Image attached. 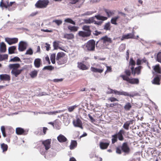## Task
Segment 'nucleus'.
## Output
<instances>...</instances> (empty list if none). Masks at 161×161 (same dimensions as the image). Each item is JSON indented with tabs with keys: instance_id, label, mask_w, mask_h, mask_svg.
I'll use <instances>...</instances> for the list:
<instances>
[{
	"instance_id": "f257e3e1",
	"label": "nucleus",
	"mask_w": 161,
	"mask_h": 161,
	"mask_svg": "<svg viewBox=\"0 0 161 161\" xmlns=\"http://www.w3.org/2000/svg\"><path fill=\"white\" fill-rule=\"evenodd\" d=\"M82 29L84 31H80L78 33V35L83 37H88L91 34V31L90 29V26L88 25H84Z\"/></svg>"
},
{
	"instance_id": "f03ea898",
	"label": "nucleus",
	"mask_w": 161,
	"mask_h": 161,
	"mask_svg": "<svg viewBox=\"0 0 161 161\" xmlns=\"http://www.w3.org/2000/svg\"><path fill=\"white\" fill-rule=\"evenodd\" d=\"M65 55V53L63 52H59L57 53L56 60L58 64L62 65L67 63L68 58Z\"/></svg>"
},
{
	"instance_id": "7ed1b4c3",
	"label": "nucleus",
	"mask_w": 161,
	"mask_h": 161,
	"mask_svg": "<svg viewBox=\"0 0 161 161\" xmlns=\"http://www.w3.org/2000/svg\"><path fill=\"white\" fill-rule=\"evenodd\" d=\"M49 3L48 0H39L36 3L35 6L37 8H45L47 7Z\"/></svg>"
},
{
	"instance_id": "20e7f679",
	"label": "nucleus",
	"mask_w": 161,
	"mask_h": 161,
	"mask_svg": "<svg viewBox=\"0 0 161 161\" xmlns=\"http://www.w3.org/2000/svg\"><path fill=\"white\" fill-rule=\"evenodd\" d=\"M114 93L118 95H122L125 96H129L130 97H133L135 96L138 95V93H137L134 92L132 93V94H130L128 92H124L123 91H119L116 90H114Z\"/></svg>"
},
{
	"instance_id": "39448f33",
	"label": "nucleus",
	"mask_w": 161,
	"mask_h": 161,
	"mask_svg": "<svg viewBox=\"0 0 161 161\" xmlns=\"http://www.w3.org/2000/svg\"><path fill=\"white\" fill-rule=\"evenodd\" d=\"M95 41L93 39L87 42L86 44V47L89 51H94L95 49Z\"/></svg>"
},
{
	"instance_id": "423d86ee",
	"label": "nucleus",
	"mask_w": 161,
	"mask_h": 161,
	"mask_svg": "<svg viewBox=\"0 0 161 161\" xmlns=\"http://www.w3.org/2000/svg\"><path fill=\"white\" fill-rule=\"evenodd\" d=\"M134 34V31L133 30L132 33H129L126 35H123L121 39V41H122L125 39H135L136 38V37Z\"/></svg>"
},
{
	"instance_id": "0eeeda50",
	"label": "nucleus",
	"mask_w": 161,
	"mask_h": 161,
	"mask_svg": "<svg viewBox=\"0 0 161 161\" xmlns=\"http://www.w3.org/2000/svg\"><path fill=\"white\" fill-rule=\"evenodd\" d=\"M42 143L45 147L46 151L48 150L51 148V140L48 139L45 141H42Z\"/></svg>"
},
{
	"instance_id": "6e6552de",
	"label": "nucleus",
	"mask_w": 161,
	"mask_h": 161,
	"mask_svg": "<svg viewBox=\"0 0 161 161\" xmlns=\"http://www.w3.org/2000/svg\"><path fill=\"white\" fill-rule=\"evenodd\" d=\"M124 79V80L128 82L129 83L131 84H139V81L137 78H126Z\"/></svg>"
},
{
	"instance_id": "1a4fd4ad",
	"label": "nucleus",
	"mask_w": 161,
	"mask_h": 161,
	"mask_svg": "<svg viewBox=\"0 0 161 161\" xmlns=\"http://www.w3.org/2000/svg\"><path fill=\"white\" fill-rule=\"evenodd\" d=\"M5 41L9 45L16 43L18 41V39L17 38H9L7 37L5 38Z\"/></svg>"
},
{
	"instance_id": "9d476101",
	"label": "nucleus",
	"mask_w": 161,
	"mask_h": 161,
	"mask_svg": "<svg viewBox=\"0 0 161 161\" xmlns=\"http://www.w3.org/2000/svg\"><path fill=\"white\" fill-rule=\"evenodd\" d=\"M27 45L26 42L22 41L20 42L19 44V50L20 51H24L26 49Z\"/></svg>"
},
{
	"instance_id": "9b49d317",
	"label": "nucleus",
	"mask_w": 161,
	"mask_h": 161,
	"mask_svg": "<svg viewBox=\"0 0 161 161\" xmlns=\"http://www.w3.org/2000/svg\"><path fill=\"white\" fill-rule=\"evenodd\" d=\"M101 40L102 41L103 44H106L107 43L108 45H109V44L110 43H112L113 42L111 38L108 37L107 36L102 37L101 38Z\"/></svg>"
},
{
	"instance_id": "f8f14e48",
	"label": "nucleus",
	"mask_w": 161,
	"mask_h": 161,
	"mask_svg": "<svg viewBox=\"0 0 161 161\" xmlns=\"http://www.w3.org/2000/svg\"><path fill=\"white\" fill-rule=\"evenodd\" d=\"M121 148L122 150L125 153H128L130 152V148L128 145L127 142L123 143Z\"/></svg>"
},
{
	"instance_id": "ddd939ff",
	"label": "nucleus",
	"mask_w": 161,
	"mask_h": 161,
	"mask_svg": "<svg viewBox=\"0 0 161 161\" xmlns=\"http://www.w3.org/2000/svg\"><path fill=\"white\" fill-rule=\"evenodd\" d=\"M73 123L75 127H79L82 129H83L82 121L79 118L77 119L76 120H74Z\"/></svg>"
},
{
	"instance_id": "4468645a",
	"label": "nucleus",
	"mask_w": 161,
	"mask_h": 161,
	"mask_svg": "<svg viewBox=\"0 0 161 161\" xmlns=\"http://www.w3.org/2000/svg\"><path fill=\"white\" fill-rule=\"evenodd\" d=\"M125 75H120V77L122 78L124 80V79L127 78H129L131 74V71L129 69H125L124 71Z\"/></svg>"
},
{
	"instance_id": "2eb2a0df",
	"label": "nucleus",
	"mask_w": 161,
	"mask_h": 161,
	"mask_svg": "<svg viewBox=\"0 0 161 161\" xmlns=\"http://www.w3.org/2000/svg\"><path fill=\"white\" fill-rule=\"evenodd\" d=\"M125 132V130L121 129L120 130L118 133H116L118 138L119 141H122L124 140V138L123 135L124 134Z\"/></svg>"
},
{
	"instance_id": "dca6fc26",
	"label": "nucleus",
	"mask_w": 161,
	"mask_h": 161,
	"mask_svg": "<svg viewBox=\"0 0 161 161\" xmlns=\"http://www.w3.org/2000/svg\"><path fill=\"white\" fill-rule=\"evenodd\" d=\"M77 67L80 69L82 70H86L89 69V67L88 66L81 62L77 63Z\"/></svg>"
},
{
	"instance_id": "f3484780",
	"label": "nucleus",
	"mask_w": 161,
	"mask_h": 161,
	"mask_svg": "<svg viewBox=\"0 0 161 161\" xmlns=\"http://www.w3.org/2000/svg\"><path fill=\"white\" fill-rule=\"evenodd\" d=\"M134 120H128L125 123L123 127L126 130H128L129 129V127L130 125H132L133 123Z\"/></svg>"
},
{
	"instance_id": "a211bd4d",
	"label": "nucleus",
	"mask_w": 161,
	"mask_h": 161,
	"mask_svg": "<svg viewBox=\"0 0 161 161\" xmlns=\"http://www.w3.org/2000/svg\"><path fill=\"white\" fill-rule=\"evenodd\" d=\"M100 69H97L93 67H91L90 69L91 71L95 73H102L103 71L104 68L102 67H100Z\"/></svg>"
},
{
	"instance_id": "6ab92c4d",
	"label": "nucleus",
	"mask_w": 161,
	"mask_h": 161,
	"mask_svg": "<svg viewBox=\"0 0 161 161\" xmlns=\"http://www.w3.org/2000/svg\"><path fill=\"white\" fill-rule=\"evenodd\" d=\"M109 145V142H100L99 143L100 148L102 150L106 149Z\"/></svg>"
},
{
	"instance_id": "aec40b11",
	"label": "nucleus",
	"mask_w": 161,
	"mask_h": 161,
	"mask_svg": "<svg viewBox=\"0 0 161 161\" xmlns=\"http://www.w3.org/2000/svg\"><path fill=\"white\" fill-rule=\"evenodd\" d=\"M22 70L23 69H12L11 73L13 75L17 77L21 73Z\"/></svg>"
},
{
	"instance_id": "412c9836",
	"label": "nucleus",
	"mask_w": 161,
	"mask_h": 161,
	"mask_svg": "<svg viewBox=\"0 0 161 161\" xmlns=\"http://www.w3.org/2000/svg\"><path fill=\"white\" fill-rule=\"evenodd\" d=\"M34 64L35 67L39 68L42 64V60L40 58H37L35 60Z\"/></svg>"
},
{
	"instance_id": "4be33fe9",
	"label": "nucleus",
	"mask_w": 161,
	"mask_h": 161,
	"mask_svg": "<svg viewBox=\"0 0 161 161\" xmlns=\"http://www.w3.org/2000/svg\"><path fill=\"white\" fill-rule=\"evenodd\" d=\"M142 67L141 66H139L135 68L134 71H133V74L135 75L136 74L139 75L140 74L141 70Z\"/></svg>"
},
{
	"instance_id": "5701e85b",
	"label": "nucleus",
	"mask_w": 161,
	"mask_h": 161,
	"mask_svg": "<svg viewBox=\"0 0 161 161\" xmlns=\"http://www.w3.org/2000/svg\"><path fill=\"white\" fill-rule=\"evenodd\" d=\"M0 80H1L8 81L10 80V77L7 74H1L0 75Z\"/></svg>"
},
{
	"instance_id": "b1692460",
	"label": "nucleus",
	"mask_w": 161,
	"mask_h": 161,
	"mask_svg": "<svg viewBox=\"0 0 161 161\" xmlns=\"http://www.w3.org/2000/svg\"><path fill=\"white\" fill-rule=\"evenodd\" d=\"M58 140L60 142H66L67 140V138L63 135L60 134L57 137Z\"/></svg>"
},
{
	"instance_id": "393cba45",
	"label": "nucleus",
	"mask_w": 161,
	"mask_h": 161,
	"mask_svg": "<svg viewBox=\"0 0 161 161\" xmlns=\"http://www.w3.org/2000/svg\"><path fill=\"white\" fill-rule=\"evenodd\" d=\"M104 11L106 13L108 17H109L114 15L115 13V11L114 10H111L108 9H104Z\"/></svg>"
},
{
	"instance_id": "a878e982",
	"label": "nucleus",
	"mask_w": 161,
	"mask_h": 161,
	"mask_svg": "<svg viewBox=\"0 0 161 161\" xmlns=\"http://www.w3.org/2000/svg\"><path fill=\"white\" fill-rule=\"evenodd\" d=\"M132 107V104L130 102H127L125 103L124 106V108L125 110L126 111H129L131 108Z\"/></svg>"
},
{
	"instance_id": "bb28decb",
	"label": "nucleus",
	"mask_w": 161,
	"mask_h": 161,
	"mask_svg": "<svg viewBox=\"0 0 161 161\" xmlns=\"http://www.w3.org/2000/svg\"><path fill=\"white\" fill-rule=\"evenodd\" d=\"M160 78L159 77L157 76L155 77L152 80V83L155 85H159L160 84Z\"/></svg>"
},
{
	"instance_id": "cd10ccee",
	"label": "nucleus",
	"mask_w": 161,
	"mask_h": 161,
	"mask_svg": "<svg viewBox=\"0 0 161 161\" xmlns=\"http://www.w3.org/2000/svg\"><path fill=\"white\" fill-rule=\"evenodd\" d=\"M120 16H117L112 18L110 20L111 23L113 25H117V23L118 19L119 18Z\"/></svg>"
},
{
	"instance_id": "c85d7f7f",
	"label": "nucleus",
	"mask_w": 161,
	"mask_h": 161,
	"mask_svg": "<svg viewBox=\"0 0 161 161\" xmlns=\"http://www.w3.org/2000/svg\"><path fill=\"white\" fill-rule=\"evenodd\" d=\"M74 37V34L70 33V34H68L65 33L64 34V35L63 38H64L67 39L69 40H71L73 39Z\"/></svg>"
},
{
	"instance_id": "c756f323",
	"label": "nucleus",
	"mask_w": 161,
	"mask_h": 161,
	"mask_svg": "<svg viewBox=\"0 0 161 161\" xmlns=\"http://www.w3.org/2000/svg\"><path fill=\"white\" fill-rule=\"evenodd\" d=\"M8 67L10 69H17L19 67L20 65L19 64H10Z\"/></svg>"
},
{
	"instance_id": "7c9ffc66",
	"label": "nucleus",
	"mask_w": 161,
	"mask_h": 161,
	"mask_svg": "<svg viewBox=\"0 0 161 161\" xmlns=\"http://www.w3.org/2000/svg\"><path fill=\"white\" fill-rule=\"evenodd\" d=\"M68 28L71 31L75 32L77 31L79 27L76 26H71V25H69L68 26Z\"/></svg>"
},
{
	"instance_id": "2f4dec72",
	"label": "nucleus",
	"mask_w": 161,
	"mask_h": 161,
	"mask_svg": "<svg viewBox=\"0 0 161 161\" xmlns=\"http://www.w3.org/2000/svg\"><path fill=\"white\" fill-rule=\"evenodd\" d=\"M6 46L5 43L2 42L0 46V52L4 53L6 51Z\"/></svg>"
},
{
	"instance_id": "473e14b6",
	"label": "nucleus",
	"mask_w": 161,
	"mask_h": 161,
	"mask_svg": "<svg viewBox=\"0 0 161 161\" xmlns=\"http://www.w3.org/2000/svg\"><path fill=\"white\" fill-rule=\"evenodd\" d=\"M111 28V24L110 22L106 23L103 27V29L107 31H110Z\"/></svg>"
},
{
	"instance_id": "72a5a7b5",
	"label": "nucleus",
	"mask_w": 161,
	"mask_h": 161,
	"mask_svg": "<svg viewBox=\"0 0 161 161\" xmlns=\"http://www.w3.org/2000/svg\"><path fill=\"white\" fill-rule=\"evenodd\" d=\"M77 146V142L75 140H72L69 146L70 149L71 150L73 149L74 148L76 147Z\"/></svg>"
},
{
	"instance_id": "f704fd0d",
	"label": "nucleus",
	"mask_w": 161,
	"mask_h": 161,
	"mask_svg": "<svg viewBox=\"0 0 161 161\" xmlns=\"http://www.w3.org/2000/svg\"><path fill=\"white\" fill-rule=\"evenodd\" d=\"M94 17L96 18L97 20H101L102 21L106 20L108 19L107 17L102 16L100 15H95Z\"/></svg>"
},
{
	"instance_id": "c9c22d12",
	"label": "nucleus",
	"mask_w": 161,
	"mask_h": 161,
	"mask_svg": "<svg viewBox=\"0 0 161 161\" xmlns=\"http://www.w3.org/2000/svg\"><path fill=\"white\" fill-rule=\"evenodd\" d=\"M16 47L15 46H13L9 47L8 49V53L9 54L14 53V51L16 50Z\"/></svg>"
},
{
	"instance_id": "e433bc0d",
	"label": "nucleus",
	"mask_w": 161,
	"mask_h": 161,
	"mask_svg": "<svg viewBox=\"0 0 161 161\" xmlns=\"http://www.w3.org/2000/svg\"><path fill=\"white\" fill-rule=\"evenodd\" d=\"M111 137V141L112 144H114L117 141L118 137L116 134L112 135Z\"/></svg>"
},
{
	"instance_id": "4c0bfd02",
	"label": "nucleus",
	"mask_w": 161,
	"mask_h": 161,
	"mask_svg": "<svg viewBox=\"0 0 161 161\" xmlns=\"http://www.w3.org/2000/svg\"><path fill=\"white\" fill-rule=\"evenodd\" d=\"M77 3L76 4V7L77 8H80L83 4L85 0H78Z\"/></svg>"
},
{
	"instance_id": "58836bf2",
	"label": "nucleus",
	"mask_w": 161,
	"mask_h": 161,
	"mask_svg": "<svg viewBox=\"0 0 161 161\" xmlns=\"http://www.w3.org/2000/svg\"><path fill=\"white\" fill-rule=\"evenodd\" d=\"M94 17H92L88 19H85V22L86 24H91L94 22Z\"/></svg>"
},
{
	"instance_id": "ea45409f",
	"label": "nucleus",
	"mask_w": 161,
	"mask_h": 161,
	"mask_svg": "<svg viewBox=\"0 0 161 161\" xmlns=\"http://www.w3.org/2000/svg\"><path fill=\"white\" fill-rule=\"evenodd\" d=\"M16 133L18 135H21L24 132L23 129L21 128H17L16 130Z\"/></svg>"
},
{
	"instance_id": "a19ab883",
	"label": "nucleus",
	"mask_w": 161,
	"mask_h": 161,
	"mask_svg": "<svg viewBox=\"0 0 161 161\" xmlns=\"http://www.w3.org/2000/svg\"><path fill=\"white\" fill-rule=\"evenodd\" d=\"M55 53H53L51 55L50 59L52 63L53 64H54L55 63Z\"/></svg>"
},
{
	"instance_id": "79ce46f5",
	"label": "nucleus",
	"mask_w": 161,
	"mask_h": 161,
	"mask_svg": "<svg viewBox=\"0 0 161 161\" xmlns=\"http://www.w3.org/2000/svg\"><path fill=\"white\" fill-rule=\"evenodd\" d=\"M38 74V71L34 70L31 72V77L34 78L36 77Z\"/></svg>"
},
{
	"instance_id": "37998d69",
	"label": "nucleus",
	"mask_w": 161,
	"mask_h": 161,
	"mask_svg": "<svg viewBox=\"0 0 161 161\" xmlns=\"http://www.w3.org/2000/svg\"><path fill=\"white\" fill-rule=\"evenodd\" d=\"M54 69V67L51 65H49L45 66L43 69V70H48L51 71L53 70Z\"/></svg>"
},
{
	"instance_id": "c03bdc74",
	"label": "nucleus",
	"mask_w": 161,
	"mask_h": 161,
	"mask_svg": "<svg viewBox=\"0 0 161 161\" xmlns=\"http://www.w3.org/2000/svg\"><path fill=\"white\" fill-rule=\"evenodd\" d=\"M20 61V59L18 57H15L13 58H11L9 60V62H16Z\"/></svg>"
},
{
	"instance_id": "a18cd8bd",
	"label": "nucleus",
	"mask_w": 161,
	"mask_h": 161,
	"mask_svg": "<svg viewBox=\"0 0 161 161\" xmlns=\"http://www.w3.org/2000/svg\"><path fill=\"white\" fill-rule=\"evenodd\" d=\"M8 58L7 54H0V61H2L3 60L7 59Z\"/></svg>"
},
{
	"instance_id": "49530a36",
	"label": "nucleus",
	"mask_w": 161,
	"mask_h": 161,
	"mask_svg": "<svg viewBox=\"0 0 161 161\" xmlns=\"http://www.w3.org/2000/svg\"><path fill=\"white\" fill-rule=\"evenodd\" d=\"M157 61L161 63V52H159L157 55Z\"/></svg>"
},
{
	"instance_id": "de8ad7c7",
	"label": "nucleus",
	"mask_w": 161,
	"mask_h": 161,
	"mask_svg": "<svg viewBox=\"0 0 161 161\" xmlns=\"http://www.w3.org/2000/svg\"><path fill=\"white\" fill-rule=\"evenodd\" d=\"M154 71L158 73H161V70L159 65H156L154 68Z\"/></svg>"
},
{
	"instance_id": "09e8293b",
	"label": "nucleus",
	"mask_w": 161,
	"mask_h": 161,
	"mask_svg": "<svg viewBox=\"0 0 161 161\" xmlns=\"http://www.w3.org/2000/svg\"><path fill=\"white\" fill-rule=\"evenodd\" d=\"M1 147L3 150V152H4L7 150L8 147L7 145L3 143L1 145Z\"/></svg>"
},
{
	"instance_id": "8fccbe9b",
	"label": "nucleus",
	"mask_w": 161,
	"mask_h": 161,
	"mask_svg": "<svg viewBox=\"0 0 161 161\" xmlns=\"http://www.w3.org/2000/svg\"><path fill=\"white\" fill-rule=\"evenodd\" d=\"M64 21L65 22H68L73 25H75V22L71 19L70 18H67L65 19Z\"/></svg>"
},
{
	"instance_id": "3c124183",
	"label": "nucleus",
	"mask_w": 161,
	"mask_h": 161,
	"mask_svg": "<svg viewBox=\"0 0 161 161\" xmlns=\"http://www.w3.org/2000/svg\"><path fill=\"white\" fill-rule=\"evenodd\" d=\"M108 100L109 102H113L116 101H118V100L117 98H116L115 97H111L108 98Z\"/></svg>"
},
{
	"instance_id": "603ef678",
	"label": "nucleus",
	"mask_w": 161,
	"mask_h": 161,
	"mask_svg": "<svg viewBox=\"0 0 161 161\" xmlns=\"http://www.w3.org/2000/svg\"><path fill=\"white\" fill-rule=\"evenodd\" d=\"M77 106L76 105H74L71 107H69L68 108V110L69 112H71L73 111L74 109L77 107Z\"/></svg>"
},
{
	"instance_id": "864d4df0",
	"label": "nucleus",
	"mask_w": 161,
	"mask_h": 161,
	"mask_svg": "<svg viewBox=\"0 0 161 161\" xmlns=\"http://www.w3.org/2000/svg\"><path fill=\"white\" fill-rule=\"evenodd\" d=\"M1 129L3 136L4 137H5L6 136V135L5 132V129L4 126H2L1 127Z\"/></svg>"
},
{
	"instance_id": "5fc2aeb1",
	"label": "nucleus",
	"mask_w": 161,
	"mask_h": 161,
	"mask_svg": "<svg viewBox=\"0 0 161 161\" xmlns=\"http://www.w3.org/2000/svg\"><path fill=\"white\" fill-rule=\"evenodd\" d=\"M1 129L3 136L4 137H5L6 136V135L5 132V129L4 126H2L1 127Z\"/></svg>"
},
{
	"instance_id": "6e6d98bb",
	"label": "nucleus",
	"mask_w": 161,
	"mask_h": 161,
	"mask_svg": "<svg viewBox=\"0 0 161 161\" xmlns=\"http://www.w3.org/2000/svg\"><path fill=\"white\" fill-rule=\"evenodd\" d=\"M136 63L135 61L132 58H131L130 59L129 62V64L132 65V66H134L135 65Z\"/></svg>"
},
{
	"instance_id": "4d7b16f0",
	"label": "nucleus",
	"mask_w": 161,
	"mask_h": 161,
	"mask_svg": "<svg viewBox=\"0 0 161 161\" xmlns=\"http://www.w3.org/2000/svg\"><path fill=\"white\" fill-rule=\"evenodd\" d=\"M119 104L118 103H115L110 104H106V106L108 107H112L114 106H118Z\"/></svg>"
},
{
	"instance_id": "13d9d810",
	"label": "nucleus",
	"mask_w": 161,
	"mask_h": 161,
	"mask_svg": "<svg viewBox=\"0 0 161 161\" xmlns=\"http://www.w3.org/2000/svg\"><path fill=\"white\" fill-rule=\"evenodd\" d=\"M53 22H55L58 25H59L62 23V21L60 20H55L53 21Z\"/></svg>"
},
{
	"instance_id": "bf43d9fd",
	"label": "nucleus",
	"mask_w": 161,
	"mask_h": 161,
	"mask_svg": "<svg viewBox=\"0 0 161 161\" xmlns=\"http://www.w3.org/2000/svg\"><path fill=\"white\" fill-rule=\"evenodd\" d=\"M59 45V42L54 41L53 42V46L55 49H57Z\"/></svg>"
},
{
	"instance_id": "052dcab7",
	"label": "nucleus",
	"mask_w": 161,
	"mask_h": 161,
	"mask_svg": "<svg viewBox=\"0 0 161 161\" xmlns=\"http://www.w3.org/2000/svg\"><path fill=\"white\" fill-rule=\"evenodd\" d=\"M101 33L102 32L101 31H98L97 30H96L93 32V34L94 36H97Z\"/></svg>"
},
{
	"instance_id": "680f3d73",
	"label": "nucleus",
	"mask_w": 161,
	"mask_h": 161,
	"mask_svg": "<svg viewBox=\"0 0 161 161\" xmlns=\"http://www.w3.org/2000/svg\"><path fill=\"white\" fill-rule=\"evenodd\" d=\"M45 60L47 62L48 64H51L49 57L48 55L45 57Z\"/></svg>"
},
{
	"instance_id": "e2e57ef3",
	"label": "nucleus",
	"mask_w": 161,
	"mask_h": 161,
	"mask_svg": "<svg viewBox=\"0 0 161 161\" xmlns=\"http://www.w3.org/2000/svg\"><path fill=\"white\" fill-rule=\"evenodd\" d=\"M142 63V60H141V59L139 58L137 59L136 61L137 65H139L141 64Z\"/></svg>"
},
{
	"instance_id": "0e129e2a",
	"label": "nucleus",
	"mask_w": 161,
	"mask_h": 161,
	"mask_svg": "<svg viewBox=\"0 0 161 161\" xmlns=\"http://www.w3.org/2000/svg\"><path fill=\"white\" fill-rule=\"evenodd\" d=\"M92 13L91 12L87 11L84 13L83 15H89L92 14Z\"/></svg>"
},
{
	"instance_id": "69168bd1",
	"label": "nucleus",
	"mask_w": 161,
	"mask_h": 161,
	"mask_svg": "<svg viewBox=\"0 0 161 161\" xmlns=\"http://www.w3.org/2000/svg\"><path fill=\"white\" fill-rule=\"evenodd\" d=\"M3 0H1V2H0V6L1 7H4L6 8H7V7L6 6V5H5L3 3Z\"/></svg>"
},
{
	"instance_id": "338daca9",
	"label": "nucleus",
	"mask_w": 161,
	"mask_h": 161,
	"mask_svg": "<svg viewBox=\"0 0 161 161\" xmlns=\"http://www.w3.org/2000/svg\"><path fill=\"white\" fill-rule=\"evenodd\" d=\"M88 116L92 122H95V119H93L90 114H88Z\"/></svg>"
},
{
	"instance_id": "774afa93",
	"label": "nucleus",
	"mask_w": 161,
	"mask_h": 161,
	"mask_svg": "<svg viewBox=\"0 0 161 161\" xmlns=\"http://www.w3.org/2000/svg\"><path fill=\"white\" fill-rule=\"evenodd\" d=\"M102 22H103L102 21L97 22V21L94 20V22L93 23L95 25H101L102 24Z\"/></svg>"
}]
</instances>
